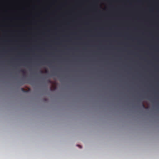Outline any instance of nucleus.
<instances>
[{
    "mask_svg": "<svg viewBox=\"0 0 159 159\" xmlns=\"http://www.w3.org/2000/svg\"><path fill=\"white\" fill-rule=\"evenodd\" d=\"M21 90L24 92H28L27 90L23 88H21Z\"/></svg>",
    "mask_w": 159,
    "mask_h": 159,
    "instance_id": "obj_2",
    "label": "nucleus"
},
{
    "mask_svg": "<svg viewBox=\"0 0 159 159\" xmlns=\"http://www.w3.org/2000/svg\"><path fill=\"white\" fill-rule=\"evenodd\" d=\"M40 73H43V71H42V70H41V71H40Z\"/></svg>",
    "mask_w": 159,
    "mask_h": 159,
    "instance_id": "obj_4",
    "label": "nucleus"
},
{
    "mask_svg": "<svg viewBox=\"0 0 159 159\" xmlns=\"http://www.w3.org/2000/svg\"><path fill=\"white\" fill-rule=\"evenodd\" d=\"M77 146H80V148H81V147L80 145H77Z\"/></svg>",
    "mask_w": 159,
    "mask_h": 159,
    "instance_id": "obj_6",
    "label": "nucleus"
},
{
    "mask_svg": "<svg viewBox=\"0 0 159 159\" xmlns=\"http://www.w3.org/2000/svg\"><path fill=\"white\" fill-rule=\"evenodd\" d=\"M56 89V87H54V89Z\"/></svg>",
    "mask_w": 159,
    "mask_h": 159,
    "instance_id": "obj_7",
    "label": "nucleus"
},
{
    "mask_svg": "<svg viewBox=\"0 0 159 159\" xmlns=\"http://www.w3.org/2000/svg\"><path fill=\"white\" fill-rule=\"evenodd\" d=\"M50 89H51V90H52V89L51 88Z\"/></svg>",
    "mask_w": 159,
    "mask_h": 159,
    "instance_id": "obj_8",
    "label": "nucleus"
},
{
    "mask_svg": "<svg viewBox=\"0 0 159 159\" xmlns=\"http://www.w3.org/2000/svg\"><path fill=\"white\" fill-rule=\"evenodd\" d=\"M20 71L24 75H25L26 74L25 71L24 70H20Z\"/></svg>",
    "mask_w": 159,
    "mask_h": 159,
    "instance_id": "obj_1",
    "label": "nucleus"
},
{
    "mask_svg": "<svg viewBox=\"0 0 159 159\" xmlns=\"http://www.w3.org/2000/svg\"><path fill=\"white\" fill-rule=\"evenodd\" d=\"M142 106H143V107H144V108H145V107L143 103L142 104Z\"/></svg>",
    "mask_w": 159,
    "mask_h": 159,
    "instance_id": "obj_3",
    "label": "nucleus"
},
{
    "mask_svg": "<svg viewBox=\"0 0 159 159\" xmlns=\"http://www.w3.org/2000/svg\"><path fill=\"white\" fill-rule=\"evenodd\" d=\"M45 72H46V73H47L48 72V71L47 70H46L45 71Z\"/></svg>",
    "mask_w": 159,
    "mask_h": 159,
    "instance_id": "obj_5",
    "label": "nucleus"
}]
</instances>
